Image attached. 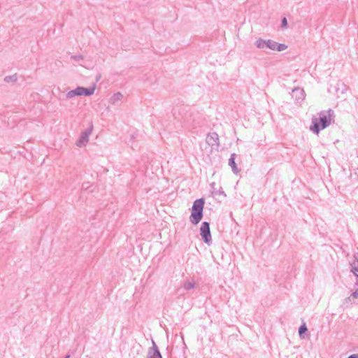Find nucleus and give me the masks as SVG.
Masks as SVG:
<instances>
[{
	"label": "nucleus",
	"mask_w": 358,
	"mask_h": 358,
	"mask_svg": "<svg viewBox=\"0 0 358 358\" xmlns=\"http://www.w3.org/2000/svg\"><path fill=\"white\" fill-rule=\"evenodd\" d=\"M354 258H355L354 261H355L356 263L358 264V252L355 253Z\"/></svg>",
	"instance_id": "412c9836"
},
{
	"label": "nucleus",
	"mask_w": 358,
	"mask_h": 358,
	"mask_svg": "<svg viewBox=\"0 0 358 358\" xmlns=\"http://www.w3.org/2000/svg\"><path fill=\"white\" fill-rule=\"evenodd\" d=\"M96 88L95 84L89 87H81L82 96H90L94 93Z\"/></svg>",
	"instance_id": "9d476101"
},
{
	"label": "nucleus",
	"mask_w": 358,
	"mask_h": 358,
	"mask_svg": "<svg viewBox=\"0 0 358 358\" xmlns=\"http://www.w3.org/2000/svg\"><path fill=\"white\" fill-rule=\"evenodd\" d=\"M92 127L87 129L85 131H83L81 134L79 138L76 141V145L80 148L85 146L89 141V136L92 133Z\"/></svg>",
	"instance_id": "423d86ee"
},
{
	"label": "nucleus",
	"mask_w": 358,
	"mask_h": 358,
	"mask_svg": "<svg viewBox=\"0 0 358 358\" xmlns=\"http://www.w3.org/2000/svg\"><path fill=\"white\" fill-rule=\"evenodd\" d=\"M212 193L215 195H223L224 197L227 196L222 187H220L218 191H215V189H213Z\"/></svg>",
	"instance_id": "f3484780"
},
{
	"label": "nucleus",
	"mask_w": 358,
	"mask_h": 358,
	"mask_svg": "<svg viewBox=\"0 0 358 358\" xmlns=\"http://www.w3.org/2000/svg\"><path fill=\"white\" fill-rule=\"evenodd\" d=\"M280 27L282 29L287 28V18L285 17L282 18Z\"/></svg>",
	"instance_id": "a211bd4d"
},
{
	"label": "nucleus",
	"mask_w": 358,
	"mask_h": 358,
	"mask_svg": "<svg viewBox=\"0 0 358 358\" xmlns=\"http://www.w3.org/2000/svg\"><path fill=\"white\" fill-rule=\"evenodd\" d=\"M292 96L296 102H301L305 99V92L302 88L295 87L292 91Z\"/></svg>",
	"instance_id": "6e6552de"
},
{
	"label": "nucleus",
	"mask_w": 358,
	"mask_h": 358,
	"mask_svg": "<svg viewBox=\"0 0 358 358\" xmlns=\"http://www.w3.org/2000/svg\"><path fill=\"white\" fill-rule=\"evenodd\" d=\"M255 44L259 49L267 48L278 52L283 51L287 48V45L284 43H279L271 39L265 40L262 38H257Z\"/></svg>",
	"instance_id": "7ed1b4c3"
},
{
	"label": "nucleus",
	"mask_w": 358,
	"mask_h": 358,
	"mask_svg": "<svg viewBox=\"0 0 358 358\" xmlns=\"http://www.w3.org/2000/svg\"><path fill=\"white\" fill-rule=\"evenodd\" d=\"M352 299H353V298H352V297H351V296H350L347 297V298L345 299V303H352Z\"/></svg>",
	"instance_id": "aec40b11"
},
{
	"label": "nucleus",
	"mask_w": 358,
	"mask_h": 358,
	"mask_svg": "<svg viewBox=\"0 0 358 358\" xmlns=\"http://www.w3.org/2000/svg\"><path fill=\"white\" fill-rule=\"evenodd\" d=\"M355 276L356 278V282L355 283V287L358 286V273H355Z\"/></svg>",
	"instance_id": "5701e85b"
},
{
	"label": "nucleus",
	"mask_w": 358,
	"mask_h": 358,
	"mask_svg": "<svg viewBox=\"0 0 358 358\" xmlns=\"http://www.w3.org/2000/svg\"><path fill=\"white\" fill-rule=\"evenodd\" d=\"M82 187L83 189H87L88 188V182L87 183H83L82 185Z\"/></svg>",
	"instance_id": "b1692460"
},
{
	"label": "nucleus",
	"mask_w": 358,
	"mask_h": 358,
	"mask_svg": "<svg viewBox=\"0 0 358 358\" xmlns=\"http://www.w3.org/2000/svg\"><path fill=\"white\" fill-rule=\"evenodd\" d=\"M318 115V117H313L312 118V124L310 127V131L315 134H318L321 130L331 124L334 111L329 108L327 110L320 112Z\"/></svg>",
	"instance_id": "f257e3e1"
},
{
	"label": "nucleus",
	"mask_w": 358,
	"mask_h": 358,
	"mask_svg": "<svg viewBox=\"0 0 358 358\" xmlns=\"http://www.w3.org/2000/svg\"><path fill=\"white\" fill-rule=\"evenodd\" d=\"M200 235L202 241L208 245L212 244V237L210 229V222H203L200 227Z\"/></svg>",
	"instance_id": "20e7f679"
},
{
	"label": "nucleus",
	"mask_w": 358,
	"mask_h": 358,
	"mask_svg": "<svg viewBox=\"0 0 358 358\" xmlns=\"http://www.w3.org/2000/svg\"><path fill=\"white\" fill-rule=\"evenodd\" d=\"M236 157V153L231 154L230 157L229 159V165L231 166L233 173L235 174H238L240 172V169L238 168L235 162Z\"/></svg>",
	"instance_id": "1a4fd4ad"
},
{
	"label": "nucleus",
	"mask_w": 358,
	"mask_h": 358,
	"mask_svg": "<svg viewBox=\"0 0 358 358\" xmlns=\"http://www.w3.org/2000/svg\"><path fill=\"white\" fill-rule=\"evenodd\" d=\"M347 358H358V354H352L348 356Z\"/></svg>",
	"instance_id": "4be33fe9"
},
{
	"label": "nucleus",
	"mask_w": 358,
	"mask_h": 358,
	"mask_svg": "<svg viewBox=\"0 0 358 358\" xmlns=\"http://www.w3.org/2000/svg\"><path fill=\"white\" fill-rule=\"evenodd\" d=\"M3 81L5 83H16L17 81V73H15L13 75H10V76H6L4 77L3 78Z\"/></svg>",
	"instance_id": "f8f14e48"
},
{
	"label": "nucleus",
	"mask_w": 358,
	"mask_h": 358,
	"mask_svg": "<svg viewBox=\"0 0 358 358\" xmlns=\"http://www.w3.org/2000/svg\"><path fill=\"white\" fill-rule=\"evenodd\" d=\"M204 205L205 199L203 198L197 199L194 201L189 216V221L192 224L196 225L202 220Z\"/></svg>",
	"instance_id": "f03ea898"
},
{
	"label": "nucleus",
	"mask_w": 358,
	"mask_h": 358,
	"mask_svg": "<svg viewBox=\"0 0 358 358\" xmlns=\"http://www.w3.org/2000/svg\"><path fill=\"white\" fill-rule=\"evenodd\" d=\"M71 59L76 62H79L80 60L83 59V56L82 55H73L71 56Z\"/></svg>",
	"instance_id": "6ab92c4d"
},
{
	"label": "nucleus",
	"mask_w": 358,
	"mask_h": 358,
	"mask_svg": "<svg viewBox=\"0 0 358 358\" xmlns=\"http://www.w3.org/2000/svg\"><path fill=\"white\" fill-rule=\"evenodd\" d=\"M195 283L194 282L186 281L183 285V287L186 290H189L194 287Z\"/></svg>",
	"instance_id": "dca6fc26"
},
{
	"label": "nucleus",
	"mask_w": 358,
	"mask_h": 358,
	"mask_svg": "<svg viewBox=\"0 0 358 358\" xmlns=\"http://www.w3.org/2000/svg\"><path fill=\"white\" fill-rule=\"evenodd\" d=\"M76 96H82V92H81V87L80 86L77 87L74 90H70L66 94V96L67 99H72V98L75 97Z\"/></svg>",
	"instance_id": "9b49d317"
},
{
	"label": "nucleus",
	"mask_w": 358,
	"mask_h": 358,
	"mask_svg": "<svg viewBox=\"0 0 358 358\" xmlns=\"http://www.w3.org/2000/svg\"><path fill=\"white\" fill-rule=\"evenodd\" d=\"M351 266V272L355 275V273H358V264L356 263L355 261H353L350 263Z\"/></svg>",
	"instance_id": "2eb2a0df"
},
{
	"label": "nucleus",
	"mask_w": 358,
	"mask_h": 358,
	"mask_svg": "<svg viewBox=\"0 0 358 358\" xmlns=\"http://www.w3.org/2000/svg\"><path fill=\"white\" fill-rule=\"evenodd\" d=\"M64 358H70V355H66Z\"/></svg>",
	"instance_id": "393cba45"
},
{
	"label": "nucleus",
	"mask_w": 358,
	"mask_h": 358,
	"mask_svg": "<svg viewBox=\"0 0 358 358\" xmlns=\"http://www.w3.org/2000/svg\"><path fill=\"white\" fill-rule=\"evenodd\" d=\"M206 143L211 147L212 150L217 151L220 146L219 136L216 132H210L206 138Z\"/></svg>",
	"instance_id": "39448f33"
},
{
	"label": "nucleus",
	"mask_w": 358,
	"mask_h": 358,
	"mask_svg": "<svg viewBox=\"0 0 358 358\" xmlns=\"http://www.w3.org/2000/svg\"><path fill=\"white\" fill-rule=\"evenodd\" d=\"M152 346L148 350L147 358H162V354L153 340L152 341Z\"/></svg>",
	"instance_id": "0eeeda50"
},
{
	"label": "nucleus",
	"mask_w": 358,
	"mask_h": 358,
	"mask_svg": "<svg viewBox=\"0 0 358 358\" xmlns=\"http://www.w3.org/2000/svg\"><path fill=\"white\" fill-rule=\"evenodd\" d=\"M122 94L120 92H117L113 95L110 99V101L113 104H115L117 101H119L122 99Z\"/></svg>",
	"instance_id": "ddd939ff"
},
{
	"label": "nucleus",
	"mask_w": 358,
	"mask_h": 358,
	"mask_svg": "<svg viewBox=\"0 0 358 358\" xmlns=\"http://www.w3.org/2000/svg\"><path fill=\"white\" fill-rule=\"evenodd\" d=\"M308 331V328L305 323L301 324L299 328V334L300 338H304L303 334H306Z\"/></svg>",
	"instance_id": "4468645a"
}]
</instances>
